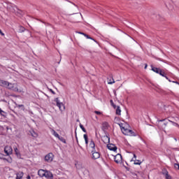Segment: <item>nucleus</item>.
<instances>
[{"mask_svg":"<svg viewBox=\"0 0 179 179\" xmlns=\"http://www.w3.org/2000/svg\"><path fill=\"white\" fill-rule=\"evenodd\" d=\"M7 9L9 12H12L13 13H15L17 12V13H20V15H22V13H19L17 10H19L20 12H22V11L20 10H18L16 6L10 4L8 6Z\"/></svg>","mask_w":179,"mask_h":179,"instance_id":"f257e3e1","label":"nucleus"},{"mask_svg":"<svg viewBox=\"0 0 179 179\" xmlns=\"http://www.w3.org/2000/svg\"><path fill=\"white\" fill-rule=\"evenodd\" d=\"M55 101L56 102V104L57 107L59 108L60 111H64L65 110V105H64L62 102H60L58 98H56L55 99Z\"/></svg>","mask_w":179,"mask_h":179,"instance_id":"f03ea898","label":"nucleus"},{"mask_svg":"<svg viewBox=\"0 0 179 179\" xmlns=\"http://www.w3.org/2000/svg\"><path fill=\"white\" fill-rule=\"evenodd\" d=\"M91 153L92 155V159H93V160H97V159H100V152L97 150H91Z\"/></svg>","mask_w":179,"mask_h":179,"instance_id":"7ed1b4c3","label":"nucleus"},{"mask_svg":"<svg viewBox=\"0 0 179 179\" xmlns=\"http://www.w3.org/2000/svg\"><path fill=\"white\" fill-rule=\"evenodd\" d=\"M13 152V149H12L11 146L6 145L4 148V153H6L7 155V156L12 155Z\"/></svg>","mask_w":179,"mask_h":179,"instance_id":"20e7f679","label":"nucleus"},{"mask_svg":"<svg viewBox=\"0 0 179 179\" xmlns=\"http://www.w3.org/2000/svg\"><path fill=\"white\" fill-rule=\"evenodd\" d=\"M53 159H54V155L51 152L48 153L45 157V162H48V163H51V162H52Z\"/></svg>","mask_w":179,"mask_h":179,"instance_id":"39448f33","label":"nucleus"},{"mask_svg":"<svg viewBox=\"0 0 179 179\" xmlns=\"http://www.w3.org/2000/svg\"><path fill=\"white\" fill-rule=\"evenodd\" d=\"M114 160L117 164L121 163V162H122V155H121L120 154L116 155L114 157Z\"/></svg>","mask_w":179,"mask_h":179,"instance_id":"423d86ee","label":"nucleus"},{"mask_svg":"<svg viewBox=\"0 0 179 179\" xmlns=\"http://www.w3.org/2000/svg\"><path fill=\"white\" fill-rule=\"evenodd\" d=\"M47 179H54V175L50 171H47L45 172V176H43Z\"/></svg>","mask_w":179,"mask_h":179,"instance_id":"0eeeda50","label":"nucleus"},{"mask_svg":"<svg viewBox=\"0 0 179 179\" xmlns=\"http://www.w3.org/2000/svg\"><path fill=\"white\" fill-rule=\"evenodd\" d=\"M7 87L10 90H13V92H17V90H18L17 87H15V84H12L10 83H8V85H7Z\"/></svg>","mask_w":179,"mask_h":179,"instance_id":"6e6552de","label":"nucleus"},{"mask_svg":"<svg viewBox=\"0 0 179 179\" xmlns=\"http://www.w3.org/2000/svg\"><path fill=\"white\" fill-rule=\"evenodd\" d=\"M119 125H120L121 130H122V133L124 134V135L129 134L131 129H125V127H122L120 124H119Z\"/></svg>","mask_w":179,"mask_h":179,"instance_id":"1a4fd4ad","label":"nucleus"},{"mask_svg":"<svg viewBox=\"0 0 179 179\" xmlns=\"http://www.w3.org/2000/svg\"><path fill=\"white\" fill-rule=\"evenodd\" d=\"M108 149H109V150H112L113 152H117V146H115V145L114 144H109L108 145Z\"/></svg>","mask_w":179,"mask_h":179,"instance_id":"9d476101","label":"nucleus"},{"mask_svg":"<svg viewBox=\"0 0 179 179\" xmlns=\"http://www.w3.org/2000/svg\"><path fill=\"white\" fill-rule=\"evenodd\" d=\"M45 171H47V170L39 169L38 171V176H39V177L43 178V177H44V176H45Z\"/></svg>","mask_w":179,"mask_h":179,"instance_id":"9b49d317","label":"nucleus"},{"mask_svg":"<svg viewBox=\"0 0 179 179\" xmlns=\"http://www.w3.org/2000/svg\"><path fill=\"white\" fill-rule=\"evenodd\" d=\"M162 174L165 176L166 179H171V176L169 175V171L166 169L162 170Z\"/></svg>","mask_w":179,"mask_h":179,"instance_id":"f8f14e48","label":"nucleus"},{"mask_svg":"<svg viewBox=\"0 0 179 179\" xmlns=\"http://www.w3.org/2000/svg\"><path fill=\"white\" fill-rule=\"evenodd\" d=\"M8 85H9V82L0 80V86H2L3 87H8Z\"/></svg>","mask_w":179,"mask_h":179,"instance_id":"ddd939ff","label":"nucleus"},{"mask_svg":"<svg viewBox=\"0 0 179 179\" xmlns=\"http://www.w3.org/2000/svg\"><path fill=\"white\" fill-rule=\"evenodd\" d=\"M89 146L92 150H96V143H94L93 140L90 141Z\"/></svg>","mask_w":179,"mask_h":179,"instance_id":"4468645a","label":"nucleus"},{"mask_svg":"<svg viewBox=\"0 0 179 179\" xmlns=\"http://www.w3.org/2000/svg\"><path fill=\"white\" fill-rule=\"evenodd\" d=\"M151 69H152V71H153V72H155V73H158V74L162 71L161 69L157 68V67H155V66H153V65H151Z\"/></svg>","mask_w":179,"mask_h":179,"instance_id":"2eb2a0df","label":"nucleus"},{"mask_svg":"<svg viewBox=\"0 0 179 179\" xmlns=\"http://www.w3.org/2000/svg\"><path fill=\"white\" fill-rule=\"evenodd\" d=\"M106 129H108V122H104L102 123V130L106 131Z\"/></svg>","mask_w":179,"mask_h":179,"instance_id":"dca6fc26","label":"nucleus"},{"mask_svg":"<svg viewBox=\"0 0 179 179\" xmlns=\"http://www.w3.org/2000/svg\"><path fill=\"white\" fill-rule=\"evenodd\" d=\"M0 115L1 117H3V118H6V115H8V113L5 111H3L1 108H0Z\"/></svg>","mask_w":179,"mask_h":179,"instance_id":"f3484780","label":"nucleus"},{"mask_svg":"<svg viewBox=\"0 0 179 179\" xmlns=\"http://www.w3.org/2000/svg\"><path fill=\"white\" fill-rule=\"evenodd\" d=\"M103 141L105 143H110V137H108V136H103Z\"/></svg>","mask_w":179,"mask_h":179,"instance_id":"a211bd4d","label":"nucleus"},{"mask_svg":"<svg viewBox=\"0 0 179 179\" xmlns=\"http://www.w3.org/2000/svg\"><path fill=\"white\" fill-rule=\"evenodd\" d=\"M116 115H121V108L120 106L116 107Z\"/></svg>","mask_w":179,"mask_h":179,"instance_id":"6ab92c4d","label":"nucleus"},{"mask_svg":"<svg viewBox=\"0 0 179 179\" xmlns=\"http://www.w3.org/2000/svg\"><path fill=\"white\" fill-rule=\"evenodd\" d=\"M23 174V172H19L18 173H17L16 179H22Z\"/></svg>","mask_w":179,"mask_h":179,"instance_id":"aec40b11","label":"nucleus"},{"mask_svg":"<svg viewBox=\"0 0 179 179\" xmlns=\"http://www.w3.org/2000/svg\"><path fill=\"white\" fill-rule=\"evenodd\" d=\"M26 31V28L22 26H19L18 33H23Z\"/></svg>","mask_w":179,"mask_h":179,"instance_id":"412c9836","label":"nucleus"},{"mask_svg":"<svg viewBox=\"0 0 179 179\" xmlns=\"http://www.w3.org/2000/svg\"><path fill=\"white\" fill-rule=\"evenodd\" d=\"M84 139L85 141V144H86V146H87V145H89V138L87 136V134H84Z\"/></svg>","mask_w":179,"mask_h":179,"instance_id":"4be33fe9","label":"nucleus"},{"mask_svg":"<svg viewBox=\"0 0 179 179\" xmlns=\"http://www.w3.org/2000/svg\"><path fill=\"white\" fill-rule=\"evenodd\" d=\"M129 136H136L138 135L135 131L130 130L129 134Z\"/></svg>","mask_w":179,"mask_h":179,"instance_id":"5701e85b","label":"nucleus"},{"mask_svg":"<svg viewBox=\"0 0 179 179\" xmlns=\"http://www.w3.org/2000/svg\"><path fill=\"white\" fill-rule=\"evenodd\" d=\"M133 162H134V164H137L138 166H141V164H142V161L139 159H134L133 160Z\"/></svg>","mask_w":179,"mask_h":179,"instance_id":"b1692460","label":"nucleus"},{"mask_svg":"<svg viewBox=\"0 0 179 179\" xmlns=\"http://www.w3.org/2000/svg\"><path fill=\"white\" fill-rule=\"evenodd\" d=\"M14 152L17 156H19V155H20V152L17 149V147H14Z\"/></svg>","mask_w":179,"mask_h":179,"instance_id":"393cba45","label":"nucleus"},{"mask_svg":"<svg viewBox=\"0 0 179 179\" xmlns=\"http://www.w3.org/2000/svg\"><path fill=\"white\" fill-rule=\"evenodd\" d=\"M31 136H33L34 138H37V136H38V134H37V133H36V131H32L31 132Z\"/></svg>","mask_w":179,"mask_h":179,"instance_id":"a878e982","label":"nucleus"},{"mask_svg":"<svg viewBox=\"0 0 179 179\" xmlns=\"http://www.w3.org/2000/svg\"><path fill=\"white\" fill-rule=\"evenodd\" d=\"M58 139L59 141H61V142H62L63 143H66V140H65L64 137L59 136Z\"/></svg>","mask_w":179,"mask_h":179,"instance_id":"bb28decb","label":"nucleus"},{"mask_svg":"<svg viewBox=\"0 0 179 179\" xmlns=\"http://www.w3.org/2000/svg\"><path fill=\"white\" fill-rule=\"evenodd\" d=\"M16 106L18 107V108H21V110L24 111V105H23V104H21V105L16 104Z\"/></svg>","mask_w":179,"mask_h":179,"instance_id":"cd10ccee","label":"nucleus"},{"mask_svg":"<svg viewBox=\"0 0 179 179\" xmlns=\"http://www.w3.org/2000/svg\"><path fill=\"white\" fill-rule=\"evenodd\" d=\"M159 75H160L161 76H166V73L164 72V70H162L161 69V71H159Z\"/></svg>","mask_w":179,"mask_h":179,"instance_id":"c85d7f7f","label":"nucleus"},{"mask_svg":"<svg viewBox=\"0 0 179 179\" xmlns=\"http://www.w3.org/2000/svg\"><path fill=\"white\" fill-rule=\"evenodd\" d=\"M80 128L82 129V131H83L85 134L87 132L86 131V129L85 128V127L83 126L82 124H80Z\"/></svg>","mask_w":179,"mask_h":179,"instance_id":"c756f323","label":"nucleus"},{"mask_svg":"<svg viewBox=\"0 0 179 179\" xmlns=\"http://www.w3.org/2000/svg\"><path fill=\"white\" fill-rule=\"evenodd\" d=\"M75 134H76V139L77 145L79 146V148H80V149H82V146L79 145V141L78 140V136L76 135V131L75 132Z\"/></svg>","mask_w":179,"mask_h":179,"instance_id":"7c9ffc66","label":"nucleus"},{"mask_svg":"<svg viewBox=\"0 0 179 179\" xmlns=\"http://www.w3.org/2000/svg\"><path fill=\"white\" fill-rule=\"evenodd\" d=\"M53 135L54 136H55L56 138H58L59 137V134H58V133H57V131H55V130H53Z\"/></svg>","mask_w":179,"mask_h":179,"instance_id":"2f4dec72","label":"nucleus"},{"mask_svg":"<svg viewBox=\"0 0 179 179\" xmlns=\"http://www.w3.org/2000/svg\"><path fill=\"white\" fill-rule=\"evenodd\" d=\"M108 85H113V83H115V81H114V79L112 78V80H109L108 81Z\"/></svg>","mask_w":179,"mask_h":179,"instance_id":"473e14b6","label":"nucleus"},{"mask_svg":"<svg viewBox=\"0 0 179 179\" xmlns=\"http://www.w3.org/2000/svg\"><path fill=\"white\" fill-rule=\"evenodd\" d=\"M85 37H87V38H90V40H93L94 41H96V40H94L93 38L90 37V36L87 35V34H84Z\"/></svg>","mask_w":179,"mask_h":179,"instance_id":"72a5a7b5","label":"nucleus"},{"mask_svg":"<svg viewBox=\"0 0 179 179\" xmlns=\"http://www.w3.org/2000/svg\"><path fill=\"white\" fill-rule=\"evenodd\" d=\"M110 104L113 107V108H117V106H115V104H114V102L113 101V100H110Z\"/></svg>","mask_w":179,"mask_h":179,"instance_id":"f704fd0d","label":"nucleus"},{"mask_svg":"<svg viewBox=\"0 0 179 179\" xmlns=\"http://www.w3.org/2000/svg\"><path fill=\"white\" fill-rule=\"evenodd\" d=\"M167 124H169L168 122H165L163 125L161 127V128H166V127H167Z\"/></svg>","mask_w":179,"mask_h":179,"instance_id":"c9c22d12","label":"nucleus"},{"mask_svg":"<svg viewBox=\"0 0 179 179\" xmlns=\"http://www.w3.org/2000/svg\"><path fill=\"white\" fill-rule=\"evenodd\" d=\"M94 113L97 114V115H101V112H100V111L95 110Z\"/></svg>","mask_w":179,"mask_h":179,"instance_id":"e433bc0d","label":"nucleus"},{"mask_svg":"<svg viewBox=\"0 0 179 179\" xmlns=\"http://www.w3.org/2000/svg\"><path fill=\"white\" fill-rule=\"evenodd\" d=\"M175 169H178L179 170V164H174Z\"/></svg>","mask_w":179,"mask_h":179,"instance_id":"4c0bfd02","label":"nucleus"},{"mask_svg":"<svg viewBox=\"0 0 179 179\" xmlns=\"http://www.w3.org/2000/svg\"><path fill=\"white\" fill-rule=\"evenodd\" d=\"M49 92H51V93L52 94H55V92H54V90H52V89H49Z\"/></svg>","mask_w":179,"mask_h":179,"instance_id":"58836bf2","label":"nucleus"},{"mask_svg":"<svg viewBox=\"0 0 179 179\" xmlns=\"http://www.w3.org/2000/svg\"><path fill=\"white\" fill-rule=\"evenodd\" d=\"M136 159V155L134 154V157L132 158L131 161Z\"/></svg>","mask_w":179,"mask_h":179,"instance_id":"ea45409f","label":"nucleus"},{"mask_svg":"<svg viewBox=\"0 0 179 179\" xmlns=\"http://www.w3.org/2000/svg\"><path fill=\"white\" fill-rule=\"evenodd\" d=\"M115 121H120V117H115Z\"/></svg>","mask_w":179,"mask_h":179,"instance_id":"a19ab883","label":"nucleus"},{"mask_svg":"<svg viewBox=\"0 0 179 179\" xmlns=\"http://www.w3.org/2000/svg\"><path fill=\"white\" fill-rule=\"evenodd\" d=\"M0 34L1 36H5V34H3V32H2V30L0 29Z\"/></svg>","mask_w":179,"mask_h":179,"instance_id":"79ce46f5","label":"nucleus"},{"mask_svg":"<svg viewBox=\"0 0 179 179\" xmlns=\"http://www.w3.org/2000/svg\"><path fill=\"white\" fill-rule=\"evenodd\" d=\"M3 154L2 153H0V159H3Z\"/></svg>","mask_w":179,"mask_h":179,"instance_id":"37998d69","label":"nucleus"},{"mask_svg":"<svg viewBox=\"0 0 179 179\" xmlns=\"http://www.w3.org/2000/svg\"><path fill=\"white\" fill-rule=\"evenodd\" d=\"M164 121H166V119L160 120H159V122H163Z\"/></svg>","mask_w":179,"mask_h":179,"instance_id":"c03bdc74","label":"nucleus"},{"mask_svg":"<svg viewBox=\"0 0 179 179\" xmlns=\"http://www.w3.org/2000/svg\"><path fill=\"white\" fill-rule=\"evenodd\" d=\"M132 174H133V176H135L134 178H136L138 177V174H136V173H132Z\"/></svg>","mask_w":179,"mask_h":179,"instance_id":"a18cd8bd","label":"nucleus"},{"mask_svg":"<svg viewBox=\"0 0 179 179\" xmlns=\"http://www.w3.org/2000/svg\"><path fill=\"white\" fill-rule=\"evenodd\" d=\"M27 179H31V177H30V176L28 175V176H27Z\"/></svg>","mask_w":179,"mask_h":179,"instance_id":"49530a36","label":"nucleus"},{"mask_svg":"<svg viewBox=\"0 0 179 179\" xmlns=\"http://www.w3.org/2000/svg\"><path fill=\"white\" fill-rule=\"evenodd\" d=\"M147 68H148V64H145L144 69H146Z\"/></svg>","mask_w":179,"mask_h":179,"instance_id":"de8ad7c7","label":"nucleus"},{"mask_svg":"<svg viewBox=\"0 0 179 179\" xmlns=\"http://www.w3.org/2000/svg\"><path fill=\"white\" fill-rule=\"evenodd\" d=\"M78 33H79V34H83V36H85V34H85L83 32H78Z\"/></svg>","mask_w":179,"mask_h":179,"instance_id":"09e8293b","label":"nucleus"},{"mask_svg":"<svg viewBox=\"0 0 179 179\" xmlns=\"http://www.w3.org/2000/svg\"><path fill=\"white\" fill-rule=\"evenodd\" d=\"M125 169H126V170H127V171H129V167L125 166Z\"/></svg>","mask_w":179,"mask_h":179,"instance_id":"8fccbe9b","label":"nucleus"},{"mask_svg":"<svg viewBox=\"0 0 179 179\" xmlns=\"http://www.w3.org/2000/svg\"><path fill=\"white\" fill-rule=\"evenodd\" d=\"M164 78H166V79L167 80H169V77H167L166 75H165V76H164Z\"/></svg>","mask_w":179,"mask_h":179,"instance_id":"3c124183","label":"nucleus"},{"mask_svg":"<svg viewBox=\"0 0 179 179\" xmlns=\"http://www.w3.org/2000/svg\"><path fill=\"white\" fill-rule=\"evenodd\" d=\"M173 83H176L177 85H178V81H173Z\"/></svg>","mask_w":179,"mask_h":179,"instance_id":"603ef678","label":"nucleus"},{"mask_svg":"<svg viewBox=\"0 0 179 179\" xmlns=\"http://www.w3.org/2000/svg\"><path fill=\"white\" fill-rule=\"evenodd\" d=\"M174 150H178V148H173Z\"/></svg>","mask_w":179,"mask_h":179,"instance_id":"864d4df0","label":"nucleus"},{"mask_svg":"<svg viewBox=\"0 0 179 179\" xmlns=\"http://www.w3.org/2000/svg\"><path fill=\"white\" fill-rule=\"evenodd\" d=\"M176 127H179L178 124L176 123Z\"/></svg>","mask_w":179,"mask_h":179,"instance_id":"5fc2aeb1","label":"nucleus"},{"mask_svg":"<svg viewBox=\"0 0 179 179\" xmlns=\"http://www.w3.org/2000/svg\"><path fill=\"white\" fill-rule=\"evenodd\" d=\"M175 141H177V138H174Z\"/></svg>","mask_w":179,"mask_h":179,"instance_id":"6e6d98bb","label":"nucleus"},{"mask_svg":"<svg viewBox=\"0 0 179 179\" xmlns=\"http://www.w3.org/2000/svg\"><path fill=\"white\" fill-rule=\"evenodd\" d=\"M168 80H169V82H171L170 79H169Z\"/></svg>","mask_w":179,"mask_h":179,"instance_id":"4d7b16f0","label":"nucleus"}]
</instances>
